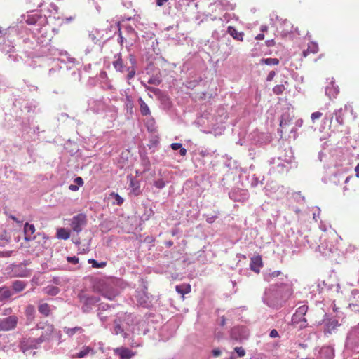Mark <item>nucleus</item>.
I'll list each match as a JSON object with an SVG mask.
<instances>
[{
  "instance_id": "nucleus-41",
  "label": "nucleus",
  "mask_w": 359,
  "mask_h": 359,
  "mask_svg": "<svg viewBox=\"0 0 359 359\" xmlns=\"http://www.w3.org/2000/svg\"><path fill=\"white\" fill-rule=\"evenodd\" d=\"M111 198L114 199V201L113 202L114 204H116L118 205H121L124 201L123 198L119 196L118 194L112 192L110 194Z\"/></svg>"
},
{
  "instance_id": "nucleus-24",
  "label": "nucleus",
  "mask_w": 359,
  "mask_h": 359,
  "mask_svg": "<svg viewBox=\"0 0 359 359\" xmlns=\"http://www.w3.org/2000/svg\"><path fill=\"white\" fill-rule=\"evenodd\" d=\"M27 285V283L25 281L17 280L12 282L11 284V291L15 293H19L24 290Z\"/></svg>"
},
{
  "instance_id": "nucleus-2",
  "label": "nucleus",
  "mask_w": 359,
  "mask_h": 359,
  "mask_svg": "<svg viewBox=\"0 0 359 359\" xmlns=\"http://www.w3.org/2000/svg\"><path fill=\"white\" fill-rule=\"evenodd\" d=\"M353 112V108L349 104H345L343 107L339 108L334 111L330 115H326L325 119L328 120L330 122V126L333 123L334 117L335 118V123L337 126H343L344 123V119L348 112Z\"/></svg>"
},
{
  "instance_id": "nucleus-16",
  "label": "nucleus",
  "mask_w": 359,
  "mask_h": 359,
  "mask_svg": "<svg viewBox=\"0 0 359 359\" xmlns=\"http://www.w3.org/2000/svg\"><path fill=\"white\" fill-rule=\"evenodd\" d=\"M114 353L118 355L121 359H130L135 355V353L133 352L128 348L120 347L114 349Z\"/></svg>"
},
{
  "instance_id": "nucleus-55",
  "label": "nucleus",
  "mask_w": 359,
  "mask_h": 359,
  "mask_svg": "<svg viewBox=\"0 0 359 359\" xmlns=\"http://www.w3.org/2000/svg\"><path fill=\"white\" fill-rule=\"evenodd\" d=\"M35 107H36V106L34 104H33L32 103H31V102H27L25 106V109L28 112L34 111Z\"/></svg>"
},
{
  "instance_id": "nucleus-9",
  "label": "nucleus",
  "mask_w": 359,
  "mask_h": 359,
  "mask_svg": "<svg viewBox=\"0 0 359 359\" xmlns=\"http://www.w3.org/2000/svg\"><path fill=\"white\" fill-rule=\"evenodd\" d=\"M86 215L79 213L73 217L70 226L74 231L79 233L82 231L83 226H86Z\"/></svg>"
},
{
  "instance_id": "nucleus-59",
  "label": "nucleus",
  "mask_w": 359,
  "mask_h": 359,
  "mask_svg": "<svg viewBox=\"0 0 359 359\" xmlns=\"http://www.w3.org/2000/svg\"><path fill=\"white\" fill-rule=\"evenodd\" d=\"M74 182L79 187H81L83 184V180L81 177H76Z\"/></svg>"
},
{
  "instance_id": "nucleus-26",
  "label": "nucleus",
  "mask_w": 359,
  "mask_h": 359,
  "mask_svg": "<svg viewBox=\"0 0 359 359\" xmlns=\"http://www.w3.org/2000/svg\"><path fill=\"white\" fill-rule=\"evenodd\" d=\"M38 311L39 313L45 317H48L52 313L51 306L48 303L39 302L38 306Z\"/></svg>"
},
{
  "instance_id": "nucleus-25",
  "label": "nucleus",
  "mask_w": 359,
  "mask_h": 359,
  "mask_svg": "<svg viewBox=\"0 0 359 359\" xmlns=\"http://www.w3.org/2000/svg\"><path fill=\"white\" fill-rule=\"evenodd\" d=\"M227 33L229 34L235 40L238 41H243L244 32H238L234 27L229 26Z\"/></svg>"
},
{
  "instance_id": "nucleus-30",
  "label": "nucleus",
  "mask_w": 359,
  "mask_h": 359,
  "mask_svg": "<svg viewBox=\"0 0 359 359\" xmlns=\"http://www.w3.org/2000/svg\"><path fill=\"white\" fill-rule=\"evenodd\" d=\"M138 103L140 104V111L143 116H147L151 115V111L149 106L140 97L138 98Z\"/></svg>"
},
{
  "instance_id": "nucleus-44",
  "label": "nucleus",
  "mask_w": 359,
  "mask_h": 359,
  "mask_svg": "<svg viewBox=\"0 0 359 359\" xmlns=\"http://www.w3.org/2000/svg\"><path fill=\"white\" fill-rule=\"evenodd\" d=\"M142 165L144 166V170H148L150 168V161L146 154L140 155Z\"/></svg>"
},
{
  "instance_id": "nucleus-63",
  "label": "nucleus",
  "mask_w": 359,
  "mask_h": 359,
  "mask_svg": "<svg viewBox=\"0 0 359 359\" xmlns=\"http://www.w3.org/2000/svg\"><path fill=\"white\" fill-rule=\"evenodd\" d=\"M182 144H180V143H172V144H171L170 147H171V148H172L173 150L176 151V150L180 149V148H181V147H182Z\"/></svg>"
},
{
  "instance_id": "nucleus-46",
  "label": "nucleus",
  "mask_w": 359,
  "mask_h": 359,
  "mask_svg": "<svg viewBox=\"0 0 359 359\" xmlns=\"http://www.w3.org/2000/svg\"><path fill=\"white\" fill-rule=\"evenodd\" d=\"M97 316L102 323H105L108 320L110 315H109V311H107V312L98 311Z\"/></svg>"
},
{
  "instance_id": "nucleus-51",
  "label": "nucleus",
  "mask_w": 359,
  "mask_h": 359,
  "mask_svg": "<svg viewBox=\"0 0 359 359\" xmlns=\"http://www.w3.org/2000/svg\"><path fill=\"white\" fill-rule=\"evenodd\" d=\"M154 214V211L151 208L147 209L145 208L144 214L141 217L142 220H148L151 215Z\"/></svg>"
},
{
  "instance_id": "nucleus-49",
  "label": "nucleus",
  "mask_w": 359,
  "mask_h": 359,
  "mask_svg": "<svg viewBox=\"0 0 359 359\" xmlns=\"http://www.w3.org/2000/svg\"><path fill=\"white\" fill-rule=\"evenodd\" d=\"M344 178V175L341 172H336L332 175V182L337 184L340 182L341 179Z\"/></svg>"
},
{
  "instance_id": "nucleus-14",
  "label": "nucleus",
  "mask_w": 359,
  "mask_h": 359,
  "mask_svg": "<svg viewBox=\"0 0 359 359\" xmlns=\"http://www.w3.org/2000/svg\"><path fill=\"white\" fill-rule=\"evenodd\" d=\"M25 21L28 25H34L39 24V25H43V22H46V18L41 14L34 13L28 15Z\"/></svg>"
},
{
  "instance_id": "nucleus-48",
  "label": "nucleus",
  "mask_w": 359,
  "mask_h": 359,
  "mask_svg": "<svg viewBox=\"0 0 359 359\" xmlns=\"http://www.w3.org/2000/svg\"><path fill=\"white\" fill-rule=\"evenodd\" d=\"M307 49L311 53H316L318 51V46L317 43H316V42H311L308 45Z\"/></svg>"
},
{
  "instance_id": "nucleus-35",
  "label": "nucleus",
  "mask_w": 359,
  "mask_h": 359,
  "mask_svg": "<svg viewBox=\"0 0 359 359\" xmlns=\"http://www.w3.org/2000/svg\"><path fill=\"white\" fill-rule=\"evenodd\" d=\"M125 106L126 107L127 111L132 114L133 112L134 102L130 95H126Z\"/></svg>"
},
{
  "instance_id": "nucleus-33",
  "label": "nucleus",
  "mask_w": 359,
  "mask_h": 359,
  "mask_svg": "<svg viewBox=\"0 0 359 359\" xmlns=\"http://www.w3.org/2000/svg\"><path fill=\"white\" fill-rule=\"evenodd\" d=\"M84 330L81 327H74L72 328L64 327V332L69 337H72L76 333L81 334Z\"/></svg>"
},
{
  "instance_id": "nucleus-18",
  "label": "nucleus",
  "mask_w": 359,
  "mask_h": 359,
  "mask_svg": "<svg viewBox=\"0 0 359 359\" xmlns=\"http://www.w3.org/2000/svg\"><path fill=\"white\" fill-rule=\"evenodd\" d=\"M35 232V226L34 224H29L26 222L24 226V234H25V240L27 241H29L35 239L36 236H33Z\"/></svg>"
},
{
  "instance_id": "nucleus-15",
  "label": "nucleus",
  "mask_w": 359,
  "mask_h": 359,
  "mask_svg": "<svg viewBox=\"0 0 359 359\" xmlns=\"http://www.w3.org/2000/svg\"><path fill=\"white\" fill-rule=\"evenodd\" d=\"M347 341L348 343L353 344L355 345L359 344V323L353 327L349 332L347 337Z\"/></svg>"
},
{
  "instance_id": "nucleus-20",
  "label": "nucleus",
  "mask_w": 359,
  "mask_h": 359,
  "mask_svg": "<svg viewBox=\"0 0 359 359\" xmlns=\"http://www.w3.org/2000/svg\"><path fill=\"white\" fill-rule=\"evenodd\" d=\"M308 310V306L306 305H302L297 308L296 310L295 313L292 316V320H294L296 319H298L299 321H304L306 322V320L304 318L305 314L306 313Z\"/></svg>"
},
{
  "instance_id": "nucleus-6",
  "label": "nucleus",
  "mask_w": 359,
  "mask_h": 359,
  "mask_svg": "<svg viewBox=\"0 0 359 359\" xmlns=\"http://www.w3.org/2000/svg\"><path fill=\"white\" fill-rule=\"evenodd\" d=\"M249 330L244 326L233 327L230 332V337L232 340L241 342L249 337Z\"/></svg>"
},
{
  "instance_id": "nucleus-36",
  "label": "nucleus",
  "mask_w": 359,
  "mask_h": 359,
  "mask_svg": "<svg viewBox=\"0 0 359 359\" xmlns=\"http://www.w3.org/2000/svg\"><path fill=\"white\" fill-rule=\"evenodd\" d=\"M282 274L280 271H269L264 274V278L267 282H271L273 278L278 277Z\"/></svg>"
},
{
  "instance_id": "nucleus-56",
  "label": "nucleus",
  "mask_w": 359,
  "mask_h": 359,
  "mask_svg": "<svg viewBox=\"0 0 359 359\" xmlns=\"http://www.w3.org/2000/svg\"><path fill=\"white\" fill-rule=\"evenodd\" d=\"M67 261L72 264H76L79 263V258L76 257V256L67 257Z\"/></svg>"
},
{
  "instance_id": "nucleus-34",
  "label": "nucleus",
  "mask_w": 359,
  "mask_h": 359,
  "mask_svg": "<svg viewBox=\"0 0 359 359\" xmlns=\"http://www.w3.org/2000/svg\"><path fill=\"white\" fill-rule=\"evenodd\" d=\"M44 292L50 296H56L60 292V290L59 287L53 285H48L47 287L43 288Z\"/></svg>"
},
{
  "instance_id": "nucleus-22",
  "label": "nucleus",
  "mask_w": 359,
  "mask_h": 359,
  "mask_svg": "<svg viewBox=\"0 0 359 359\" xmlns=\"http://www.w3.org/2000/svg\"><path fill=\"white\" fill-rule=\"evenodd\" d=\"M137 302L143 307L149 306V297L145 291L138 292L136 295Z\"/></svg>"
},
{
  "instance_id": "nucleus-31",
  "label": "nucleus",
  "mask_w": 359,
  "mask_h": 359,
  "mask_svg": "<svg viewBox=\"0 0 359 359\" xmlns=\"http://www.w3.org/2000/svg\"><path fill=\"white\" fill-rule=\"evenodd\" d=\"M320 354L325 359H332L334 356V350L331 346H325L321 348Z\"/></svg>"
},
{
  "instance_id": "nucleus-21",
  "label": "nucleus",
  "mask_w": 359,
  "mask_h": 359,
  "mask_svg": "<svg viewBox=\"0 0 359 359\" xmlns=\"http://www.w3.org/2000/svg\"><path fill=\"white\" fill-rule=\"evenodd\" d=\"M339 92V87L335 86L334 81H331L325 88V94L330 97V99L335 98Z\"/></svg>"
},
{
  "instance_id": "nucleus-4",
  "label": "nucleus",
  "mask_w": 359,
  "mask_h": 359,
  "mask_svg": "<svg viewBox=\"0 0 359 359\" xmlns=\"http://www.w3.org/2000/svg\"><path fill=\"white\" fill-rule=\"evenodd\" d=\"M79 302L82 304L81 310L83 313H88L93 306L100 301V297L93 295H88L81 292L78 294Z\"/></svg>"
},
{
  "instance_id": "nucleus-37",
  "label": "nucleus",
  "mask_w": 359,
  "mask_h": 359,
  "mask_svg": "<svg viewBox=\"0 0 359 359\" xmlns=\"http://www.w3.org/2000/svg\"><path fill=\"white\" fill-rule=\"evenodd\" d=\"M261 65H278L280 63V61L278 58H262L260 60Z\"/></svg>"
},
{
  "instance_id": "nucleus-53",
  "label": "nucleus",
  "mask_w": 359,
  "mask_h": 359,
  "mask_svg": "<svg viewBox=\"0 0 359 359\" xmlns=\"http://www.w3.org/2000/svg\"><path fill=\"white\" fill-rule=\"evenodd\" d=\"M154 185L158 189H163L165 186V183L163 179H158L154 182Z\"/></svg>"
},
{
  "instance_id": "nucleus-5",
  "label": "nucleus",
  "mask_w": 359,
  "mask_h": 359,
  "mask_svg": "<svg viewBox=\"0 0 359 359\" xmlns=\"http://www.w3.org/2000/svg\"><path fill=\"white\" fill-rule=\"evenodd\" d=\"M126 325H128L126 316L116 318L114 320V334L116 335L121 334L124 339L128 338V334Z\"/></svg>"
},
{
  "instance_id": "nucleus-54",
  "label": "nucleus",
  "mask_w": 359,
  "mask_h": 359,
  "mask_svg": "<svg viewBox=\"0 0 359 359\" xmlns=\"http://www.w3.org/2000/svg\"><path fill=\"white\" fill-rule=\"evenodd\" d=\"M234 351L238 354V356L241 358L245 355V351L242 347L234 348Z\"/></svg>"
},
{
  "instance_id": "nucleus-43",
  "label": "nucleus",
  "mask_w": 359,
  "mask_h": 359,
  "mask_svg": "<svg viewBox=\"0 0 359 359\" xmlns=\"http://www.w3.org/2000/svg\"><path fill=\"white\" fill-rule=\"evenodd\" d=\"M88 262L89 264H92V266L93 268H103L107 265V262H97L94 259H89Z\"/></svg>"
},
{
  "instance_id": "nucleus-3",
  "label": "nucleus",
  "mask_w": 359,
  "mask_h": 359,
  "mask_svg": "<svg viewBox=\"0 0 359 359\" xmlns=\"http://www.w3.org/2000/svg\"><path fill=\"white\" fill-rule=\"evenodd\" d=\"M114 67L121 73L128 72L126 79L127 81L132 79L136 73L135 67L133 66L127 67L124 65L121 53L114 55V60L112 62Z\"/></svg>"
},
{
  "instance_id": "nucleus-7",
  "label": "nucleus",
  "mask_w": 359,
  "mask_h": 359,
  "mask_svg": "<svg viewBox=\"0 0 359 359\" xmlns=\"http://www.w3.org/2000/svg\"><path fill=\"white\" fill-rule=\"evenodd\" d=\"M41 344L39 338L25 337L20 340L19 347L21 351L25 353L29 350L38 348Z\"/></svg>"
},
{
  "instance_id": "nucleus-19",
  "label": "nucleus",
  "mask_w": 359,
  "mask_h": 359,
  "mask_svg": "<svg viewBox=\"0 0 359 359\" xmlns=\"http://www.w3.org/2000/svg\"><path fill=\"white\" fill-rule=\"evenodd\" d=\"M293 120V117L290 116L288 111L284 112L280 117V132L283 133V130L286 128L287 126L292 124Z\"/></svg>"
},
{
  "instance_id": "nucleus-28",
  "label": "nucleus",
  "mask_w": 359,
  "mask_h": 359,
  "mask_svg": "<svg viewBox=\"0 0 359 359\" xmlns=\"http://www.w3.org/2000/svg\"><path fill=\"white\" fill-rule=\"evenodd\" d=\"M12 295L13 292L8 287L5 285L0 287V302L8 300Z\"/></svg>"
},
{
  "instance_id": "nucleus-61",
  "label": "nucleus",
  "mask_w": 359,
  "mask_h": 359,
  "mask_svg": "<svg viewBox=\"0 0 359 359\" xmlns=\"http://www.w3.org/2000/svg\"><path fill=\"white\" fill-rule=\"evenodd\" d=\"M350 309L355 311V312H359V305L357 304H349Z\"/></svg>"
},
{
  "instance_id": "nucleus-10",
  "label": "nucleus",
  "mask_w": 359,
  "mask_h": 359,
  "mask_svg": "<svg viewBox=\"0 0 359 359\" xmlns=\"http://www.w3.org/2000/svg\"><path fill=\"white\" fill-rule=\"evenodd\" d=\"M37 329H41L44 331L41 335L39 337V342L43 343L46 341H49L51 338L52 334L55 332V327L53 324L45 323V324H37Z\"/></svg>"
},
{
  "instance_id": "nucleus-29",
  "label": "nucleus",
  "mask_w": 359,
  "mask_h": 359,
  "mask_svg": "<svg viewBox=\"0 0 359 359\" xmlns=\"http://www.w3.org/2000/svg\"><path fill=\"white\" fill-rule=\"evenodd\" d=\"M162 82V76L158 69L155 74H153L149 79L147 83L150 85L159 86Z\"/></svg>"
},
{
  "instance_id": "nucleus-40",
  "label": "nucleus",
  "mask_w": 359,
  "mask_h": 359,
  "mask_svg": "<svg viewBox=\"0 0 359 359\" xmlns=\"http://www.w3.org/2000/svg\"><path fill=\"white\" fill-rule=\"evenodd\" d=\"M141 84L146 88V90L154 94L156 97L158 95V94L162 91L161 89L149 86L144 81H142Z\"/></svg>"
},
{
  "instance_id": "nucleus-47",
  "label": "nucleus",
  "mask_w": 359,
  "mask_h": 359,
  "mask_svg": "<svg viewBox=\"0 0 359 359\" xmlns=\"http://www.w3.org/2000/svg\"><path fill=\"white\" fill-rule=\"evenodd\" d=\"M91 351H93V349L91 348H90L89 346H86L83 350H81L79 353H77L76 356L79 358H82L86 356Z\"/></svg>"
},
{
  "instance_id": "nucleus-38",
  "label": "nucleus",
  "mask_w": 359,
  "mask_h": 359,
  "mask_svg": "<svg viewBox=\"0 0 359 359\" xmlns=\"http://www.w3.org/2000/svg\"><path fill=\"white\" fill-rule=\"evenodd\" d=\"M175 290L179 294L184 295L191 292V286H190V285H177L175 287Z\"/></svg>"
},
{
  "instance_id": "nucleus-52",
  "label": "nucleus",
  "mask_w": 359,
  "mask_h": 359,
  "mask_svg": "<svg viewBox=\"0 0 359 359\" xmlns=\"http://www.w3.org/2000/svg\"><path fill=\"white\" fill-rule=\"evenodd\" d=\"M147 127L149 131L152 132L155 130V121L154 118H151L147 121Z\"/></svg>"
},
{
  "instance_id": "nucleus-32",
  "label": "nucleus",
  "mask_w": 359,
  "mask_h": 359,
  "mask_svg": "<svg viewBox=\"0 0 359 359\" xmlns=\"http://www.w3.org/2000/svg\"><path fill=\"white\" fill-rule=\"evenodd\" d=\"M101 294L104 297L107 298L109 300L114 299L118 294L116 290L113 288H110V289H107V288L104 289L103 288L101 290Z\"/></svg>"
},
{
  "instance_id": "nucleus-60",
  "label": "nucleus",
  "mask_w": 359,
  "mask_h": 359,
  "mask_svg": "<svg viewBox=\"0 0 359 359\" xmlns=\"http://www.w3.org/2000/svg\"><path fill=\"white\" fill-rule=\"evenodd\" d=\"M217 218V215L207 216L206 222L209 224H212Z\"/></svg>"
},
{
  "instance_id": "nucleus-8",
  "label": "nucleus",
  "mask_w": 359,
  "mask_h": 359,
  "mask_svg": "<svg viewBox=\"0 0 359 359\" xmlns=\"http://www.w3.org/2000/svg\"><path fill=\"white\" fill-rule=\"evenodd\" d=\"M18 318L15 315L0 318V331H9L15 329L17 326Z\"/></svg>"
},
{
  "instance_id": "nucleus-45",
  "label": "nucleus",
  "mask_w": 359,
  "mask_h": 359,
  "mask_svg": "<svg viewBox=\"0 0 359 359\" xmlns=\"http://www.w3.org/2000/svg\"><path fill=\"white\" fill-rule=\"evenodd\" d=\"M285 90V86L283 84H280V85L275 86L273 88L272 91L275 95H280L283 93V91Z\"/></svg>"
},
{
  "instance_id": "nucleus-42",
  "label": "nucleus",
  "mask_w": 359,
  "mask_h": 359,
  "mask_svg": "<svg viewBox=\"0 0 359 359\" xmlns=\"http://www.w3.org/2000/svg\"><path fill=\"white\" fill-rule=\"evenodd\" d=\"M124 30L126 32V33L129 36H130L131 39H135L136 36H137V34H136V32L135 31V29L132 27V26L129 25H127L126 26H124Z\"/></svg>"
},
{
  "instance_id": "nucleus-12",
  "label": "nucleus",
  "mask_w": 359,
  "mask_h": 359,
  "mask_svg": "<svg viewBox=\"0 0 359 359\" xmlns=\"http://www.w3.org/2000/svg\"><path fill=\"white\" fill-rule=\"evenodd\" d=\"M229 196L231 199L235 201H243L248 198V193L245 189H234L229 193Z\"/></svg>"
},
{
  "instance_id": "nucleus-64",
  "label": "nucleus",
  "mask_w": 359,
  "mask_h": 359,
  "mask_svg": "<svg viewBox=\"0 0 359 359\" xmlns=\"http://www.w3.org/2000/svg\"><path fill=\"white\" fill-rule=\"evenodd\" d=\"M212 354L215 357H218L222 354V352L219 349L215 348L212 351Z\"/></svg>"
},
{
  "instance_id": "nucleus-50",
  "label": "nucleus",
  "mask_w": 359,
  "mask_h": 359,
  "mask_svg": "<svg viewBox=\"0 0 359 359\" xmlns=\"http://www.w3.org/2000/svg\"><path fill=\"white\" fill-rule=\"evenodd\" d=\"M109 308H110V306L108 304L104 303V302L100 303L97 305V312L98 311L107 312V311H108Z\"/></svg>"
},
{
  "instance_id": "nucleus-13",
  "label": "nucleus",
  "mask_w": 359,
  "mask_h": 359,
  "mask_svg": "<svg viewBox=\"0 0 359 359\" xmlns=\"http://www.w3.org/2000/svg\"><path fill=\"white\" fill-rule=\"evenodd\" d=\"M156 98L159 100L162 109L168 110L172 107V102L166 92L162 90Z\"/></svg>"
},
{
  "instance_id": "nucleus-11",
  "label": "nucleus",
  "mask_w": 359,
  "mask_h": 359,
  "mask_svg": "<svg viewBox=\"0 0 359 359\" xmlns=\"http://www.w3.org/2000/svg\"><path fill=\"white\" fill-rule=\"evenodd\" d=\"M323 323L325 325L324 333L331 334L337 327L339 326L338 320L334 318H329L327 313H325Z\"/></svg>"
},
{
  "instance_id": "nucleus-58",
  "label": "nucleus",
  "mask_w": 359,
  "mask_h": 359,
  "mask_svg": "<svg viewBox=\"0 0 359 359\" xmlns=\"http://www.w3.org/2000/svg\"><path fill=\"white\" fill-rule=\"evenodd\" d=\"M275 76H276V72L273 71V70L271 71L269 73V74L267 75L266 81H271L273 79Z\"/></svg>"
},
{
  "instance_id": "nucleus-1",
  "label": "nucleus",
  "mask_w": 359,
  "mask_h": 359,
  "mask_svg": "<svg viewBox=\"0 0 359 359\" xmlns=\"http://www.w3.org/2000/svg\"><path fill=\"white\" fill-rule=\"evenodd\" d=\"M292 294V287L290 283H277L266 290L262 299L269 307L278 309Z\"/></svg>"
},
{
  "instance_id": "nucleus-62",
  "label": "nucleus",
  "mask_w": 359,
  "mask_h": 359,
  "mask_svg": "<svg viewBox=\"0 0 359 359\" xmlns=\"http://www.w3.org/2000/svg\"><path fill=\"white\" fill-rule=\"evenodd\" d=\"M269 336L271 338H276V337H279V334H278V331L276 329H273L272 330H271V332L269 333Z\"/></svg>"
},
{
  "instance_id": "nucleus-17",
  "label": "nucleus",
  "mask_w": 359,
  "mask_h": 359,
  "mask_svg": "<svg viewBox=\"0 0 359 359\" xmlns=\"http://www.w3.org/2000/svg\"><path fill=\"white\" fill-rule=\"evenodd\" d=\"M36 309L34 305L29 304L26 306L25 310V315L26 317V325L31 324L35 318Z\"/></svg>"
},
{
  "instance_id": "nucleus-23",
  "label": "nucleus",
  "mask_w": 359,
  "mask_h": 359,
  "mask_svg": "<svg viewBox=\"0 0 359 359\" xmlns=\"http://www.w3.org/2000/svg\"><path fill=\"white\" fill-rule=\"evenodd\" d=\"M262 267V260L260 256L251 258L250 268L255 273H259Z\"/></svg>"
},
{
  "instance_id": "nucleus-57",
  "label": "nucleus",
  "mask_w": 359,
  "mask_h": 359,
  "mask_svg": "<svg viewBox=\"0 0 359 359\" xmlns=\"http://www.w3.org/2000/svg\"><path fill=\"white\" fill-rule=\"evenodd\" d=\"M323 116V114L320 111L313 112L311 114V118L313 121L316 119L320 118Z\"/></svg>"
},
{
  "instance_id": "nucleus-39",
  "label": "nucleus",
  "mask_w": 359,
  "mask_h": 359,
  "mask_svg": "<svg viewBox=\"0 0 359 359\" xmlns=\"http://www.w3.org/2000/svg\"><path fill=\"white\" fill-rule=\"evenodd\" d=\"M69 232L64 228H60L57 231V236L58 238L67 240L69 238Z\"/></svg>"
},
{
  "instance_id": "nucleus-27",
  "label": "nucleus",
  "mask_w": 359,
  "mask_h": 359,
  "mask_svg": "<svg viewBox=\"0 0 359 359\" xmlns=\"http://www.w3.org/2000/svg\"><path fill=\"white\" fill-rule=\"evenodd\" d=\"M130 178V187L132 188L131 192L134 196H138L141 194L140 182L134 179L131 175L128 177Z\"/></svg>"
}]
</instances>
